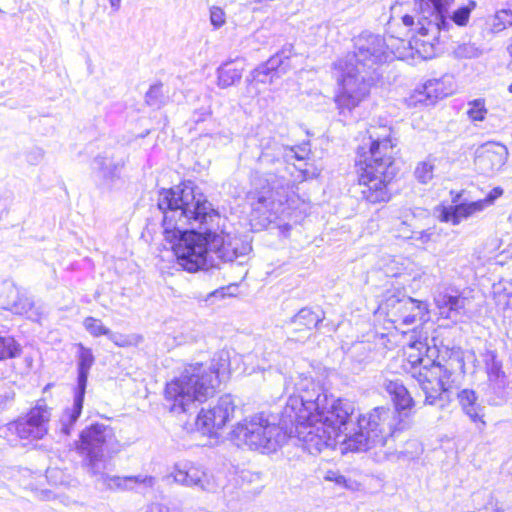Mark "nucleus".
<instances>
[{
  "instance_id": "nucleus-30",
  "label": "nucleus",
  "mask_w": 512,
  "mask_h": 512,
  "mask_svg": "<svg viewBox=\"0 0 512 512\" xmlns=\"http://www.w3.org/2000/svg\"><path fill=\"white\" fill-rule=\"evenodd\" d=\"M483 54L484 48L482 45L472 41L459 42L452 50V55L457 60L477 59Z\"/></svg>"
},
{
  "instance_id": "nucleus-36",
  "label": "nucleus",
  "mask_w": 512,
  "mask_h": 512,
  "mask_svg": "<svg viewBox=\"0 0 512 512\" xmlns=\"http://www.w3.org/2000/svg\"><path fill=\"white\" fill-rule=\"evenodd\" d=\"M489 26L493 33H499L512 26V11L509 9L497 11L490 19Z\"/></svg>"
},
{
  "instance_id": "nucleus-35",
  "label": "nucleus",
  "mask_w": 512,
  "mask_h": 512,
  "mask_svg": "<svg viewBox=\"0 0 512 512\" xmlns=\"http://www.w3.org/2000/svg\"><path fill=\"white\" fill-rule=\"evenodd\" d=\"M21 346L10 335H0V361L20 356Z\"/></svg>"
},
{
  "instance_id": "nucleus-3",
  "label": "nucleus",
  "mask_w": 512,
  "mask_h": 512,
  "mask_svg": "<svg viewBox=\"0 0 512 512\" xmlns=\"http://www.w3.org/2000/svg\"><path fill=\"white\" fill-rule=\"evenodd\" d=\"M259 148L251 178L252 206L259 211L276 214L282 205L292 200L296 182L308 178L307 170L293 163L305 157L296 148L285 146L273 138L262 139Z\"/></svg>"
},
{
  "instance_id": "nucleus-33",
  "label": "nucleus",
  "mask_w": 512,
  "mask_h": 512,
  "mask_svg": "<svg viewBox=\"0 0 512 512\" xmlns=\"http://www.w3.org/2000/svg\"><path fill=\"white\" fill-rule=\"evenodd\" d=\"M277 77L276 73H272L270 70L262 69V64L255 68L251 73V79H247L249 82L247 86V92L250 96L257 95L259 90L254 86V83H272L274 78Z\"/></svg>"
},
{
  "instance_id": "nucleus-16",
  "label": "nucleus",
  "mask_w": 512,
  "mask_h": 512,
  "mask_svg": "<svg viewBox=\"0 0 512 512\" xmlns=\"http://www.w3.org/2000/svg\"><path fill=\"white\" fill-rule=\"evenodd\" d=\"M0 308L26 315L32 320H37L40 316L32 299L22 294L15 284L9 281H4L0 285Z\"/></svg>"
},
{
  "instance_id": "nucleus-34",
  "label": "nucleus",
  "mask_w": 512,
  "mask_h": 512,
  "mask_svg": "<svg viewBox=\"0 0 512 512\" xmlns=\"http://www.w3.org/2000/svg\"><path fill=\"white\" fill-rule=\"evenodd\" d=\"M169 97L163 90L162 83H156L150 86L145 94V103L153 108L159 109L167 104Z\"/></svg>"
},
{
  "instance_id": "nucleus-1",
  "label": "nucleus",
  "mask_w": 512,
  "mask_h": 512,
  "mask_svg": "<svg viewBox=\"0 0 512 512\" xmlns=\"http://www.w3.org/2000/svg\"><path fill=\"white\" fill-rule=\"evenodd\" d=\"M302 405L298 419H309L312 411L318 416L319 425L299 426V436L304 440L310 454L320 453L325 448H334L338 442L354 452L384 447L391 437L407 427V422L389 407H375L352 421L355 412L353 402L335 399L322 392L315 383L314 390L303 399L292 398L287 413H295Z\"/></svg>"
},
{
  "instance_id": "nucleus-10",
  "label": "nucleus",
  "mask_w": 512,
  "mask_h": 512,
  "mask_svg": "<svg viewBox=\"0 0 512 512\" xmlns=\"http://www.w3.org/2000/svg\"><path fill=\"white\" fill-rule=\"evenodd\" d=\"M453 2L454 0H419L422 12H424L425 3L430 13V18L425 17L426 24L419 21L420 32L424 36H431V40L435 41L436 45L440 42L441 34L449 32L452 27L451 21L457 26H466L471 12L476 8V2L469 0L467 5L459 7L449 15V8Z\"/></svg>"
},
{
  "instance_id": "nucleus-42",
  "label": "nucleus",
  "mask_w": 512,
  "mask_h": 512,
  "mask_svg": "<svg viewBox=\"0 0 512 512\" xmlns=\"http://www.w3.org/2000/svg\"><path fill=\"white\" fill-rule=\"evenodd\" d=\"M145 512H184L182 507L176 503L162 504V503H151L149 504Z\"/></svg>"
},
{
  "instance_id": "nucleus-14",
  "label": "nucleus",
  "mask_w": 512,
  "mask_h": 512,
  "mask_svg": "<svg viewBox=\"0 0 512 512\" xmlns=\"http://www.w3.org/2000/svg\"><path fill=\"white\" fill-rule=\"evenodd\" d=\"M235 404L231 395L221 396L208 409L202 408L196 417V426L203 434H216L231 420L235 412Z\"/></svg>"
},
{
  "instance_id": "nucleus-55",
  "label": "nucleus",
  "mask_w": 512,
  "mask_h": 512,
  "mask_svg": "<svg viewBox=\"0 0 512 512\" xmlns=\"http://www.w3.org/2000/svg\"><path fill=\"white\" fill-rule=\"evenodd\" d=\"M507 51L509 55L512 57V37L509 39V44L507 46Z\"/></svg>"
},
{
  "instance_id": "nucleus-26",
  "label": "nucleus",
  "mask_w": 512,
  "mask_h": 512,
  "mask_svg": "<svg viewBox=\"0 0 512 512\" xmlns=\"http://www.w3.org/2000/svg\"><path fill=\"white\" fill-rule=\"evenodd\" d=\"M458 400L462 407L463 412L473 421L474 423H480L485 426L484 408L478 402V397L475 391L470 389H463L458 393Z\"/></svg>"
},
{
  "instance_id": "nucleus-7",
  "label": "nucleus",
  "mask_w": 512,
  "mask_h": 512,
  "mask_svg": "<svg viewBox=\"0 0 512 512\" xmlns=\"http://www.w3.org/2000/svg\"><path fill=\"white\" fill-rule=\"evenodd\" d=\"M369 157L360 162L358 170V187L362 198L369 203L387 202L390 193L388 183L396 175L393 160L394 143L391 139V128L387 126L373 127L368 130Z\"/></svg>"
},
{
  "instance_id": "nucleus-51",
  "label": "nucleus",
  "mask_w": 512,
  "mask_h": 512,
  "mask_svg": "<svg viewBox=\"0 0 512 512\" xmlns=\"http://www.w3.org/2000/svg\"><path fill=\"white\" fill-rule=\"evenodd\" d=\"M43 154H44V152L42 149L36 148L34 151H32L28 155V161L35 164L43 158Z\"/></svg>"
},
{
  "instance_id": "nucleus-21",
  "label": "nucleus",
  "mask_w": 512,
  "mask_h": 512,
  "mask_svg": "<svg viewBox=\"0 0 512 512\" xmlns=\"http://www.w3.org/2000/svg\"><path fill=\"white\" fill-rule=\"evenodd\" d=\"M87 473L94 479L95 485L100 489L130 491L127 476L110 475L107 472V461L102 463V465H94Z\"/></svg>"
},
{
  "instance_id": "nucleus-25",
  "label": "nucleus",
  "mask_w": 512,
  "mask_h": 512,
  "mask_svg": "<svg viewBox=\"0 0 512 512\" xmlns=\"http://www.w3.org/2000/svg\"><path fill=\"white\" fill-rule=\"evenodd\" d=\"M84 396V392L74 390L73 403L71 407H67L62 412V415L60 416L59 419V431L63 435H70L75 423L77 422L79 416L81 415Z\"/></svg>"
},
{
  "instance_id": "nucleus-46",
  "label": "nucleus",
  "mask_w": 512,
  "mask_h": 512,
  "mask_svg": "<svg viewBox=\"0 0 512 512\" xmlns=\"http://www.w3.org/2000/svg\"><path fill=\"white\" fill-rule=\"evenodd\" d=\"M404 262L397 261L396 258H392L390 262L386 265L384 271L387 276L391 277H399L403 274Z\"/></svg>"
},
{
  "instance_id": "nucleus-48",
  "label": "nucleus",
  "mask_w": 512,
  "mask_h": 512,
  "mask_svg": "<svg viewBox=\"0 0 512 512\" xmlns=\"http://www.w3.org/2000/svg\"><path fill=\"white\" fill-rule=\"evenodd\" d=\"M106 336L109 338V340H111L115 345L119 347H126L131 345V340L129 339L128 336L112 332L110 329L109 334H107Z\"/></svg>"
},
{
  "instance_id": "nucleus-49",
  "label": "nucleus",
  "mask_w": 512,
  "mask_h": 512,
  "mask_svg": "<svg viewBox=\"0 0 512 512\" xmlns=\"http://www.w3.org/2000/svg\"><path fill=\"white\" fill-rule=\"evenodd\" d=\"M503 194V189L500 187L493 188L482 201H485V206L492 205L496 199Z\"/></svg>"
},
{
  "instance_id": "nucleus-12",
  "label": "nucleus",
  "mask_w": 512,
  "mask_h": 512,
  "mask_svg": "<svg viewBox=\"0 0 512 512\" xmlns=\"http://www.w3.org/2000/svg\"><path fill=\"white\" fill-rule=\"evenodd\" d=\"M51 409L45 401L39 400L24 417L9 423V430L20 439L40 440L48 433Z\"/></svg>"
},
{
  "instance_id": "nucleus-9",
  "label": "nucleus",
  "mask_w": 512,
  "mask_h": 512,
  "mask_svg": "<svg viewBox=\"0 0 512 512\" xmlns=\"http://www.w3.org/2000/svg\"><path fill=\"white\" fill-rule=\"evenodd\" d=\"M412 357L409 356L415 370L412 376L425 394L424 404L444 409L451 402L452 372L430 358L416 357L412 360Z\"/></svg>"
},
{
  "instance_id": "nucleus-56",
  "label": "nucleus",
  "mask_w": 512,
  "mask_h": 512,
  "mask_svg": "<svg viewBox=\"0 0 512 512\" xmlns=\"http://www.w3.org/2000/svg\"><path fill=\"white\" fill-rule=\"evenodd\" d=\"M252 357H253V355H247L245 357V361L248 362V363H252Z\"/></svg>"
},
{
  "instance_id": "nucleus-2",
  "label": "nucleus",
  "mask_w": 512,
  "mask_h": 512,
  "mask_svg": "<svg viewBox=\"0 0 512 512\" xmlns=\"http://www.w3.org/2000/svg\"><path fill=\"white\" fill-rule=\"evenodd\" d=\"M158 208L165 211V223L168 228L183 231L187 224L206 225L209 236L210 254L215 255L217 262H232L239 256L246 255L251 246L240 238L230 234L218 233L221 216L202 193L194 187L183 184L159 193Z\"/></svg>"
},
{
  "instance_id": "nucleus-4",
  "label": "nucleus",
  "mask_w": 512,
  "mask_h": 512,
  "mask_svg": "<svg viewBox=\"0 0 512 512\" xmlns=\"http://www.w3.org/2000/svg\"><path fill=\"white\" fill-rule=\"evenodd\" d=\"M398 57L389 50L383 37L364 32L355 39V51L340 59L335 68L339 71V90L335 104L339 115L348 118L352 111L368 96L375 78L376 67Z\"/></svg>"
},
{
  "instance_id": "nucleus-58",
  "label": "nucleus",
  "mask_w": 512,
  "mask_h": 512,
  "mask_svg": "<svg viewBox=\"0 0 512 512\" xmlns=\"http://www.w3.org/2000/svg\"><path fill=\"white\" fill-rule=\"evenodd\" d=\"M285 389H286L287 391H289V389H290V388H289V384H287V385H286Z\"/></svg>"
},
{
  "instance_id": "nucleus-29",
  "label": "nucleus",
  "mask_w": 512,
  "mask_h": 512,
  "mask_svg": "<svg viewBox=\"0 0 512 512\" xmlns=\"http://www.w3.org/2000/svg\"><path fill=\"white\" fill-rule=\"evenodd\" d=\"M243 69L236 67L233 62H226L217 69V85L219 88L225 89L242 78Z\"/></svg>"
},
{
  "instance_id": "nucleus-39",
  "label": "nucleus",
  "mask_w": 512,
  "mask_h": 512,
  "mask_svg": "<svg viewBox=\"0 0 512 512\" xmlns=\"http://www.w3.org/2000/svg\"><path fill=\"white\" fill-rule=\"evenodd\" d=\"M439 236L435 227H430L426 230L414 232L410 231L409 234L403 235L406 239H413L415 241H419L422 244H427L429 242H435Z\"/></svg>"
},
{
  "instance_id": "nucleus-37",
  "label": "nucleus",
  "mask_w": 512,
  "mask_h": 512,
  "mask_svg": "<svg viewBox=\"0 0 512 512\" xmlns=\"http://www.w3.org/2000/svg\"><path fill=\"white\" fill-rule=\"evenodd\" d=\"M467 115L472 121H483L487 114L484 99H475L468 103Z\"/></svg>"
},
{
  "instance_id": "nucleus-53",
  "label": "nucleus",
  "mask_w": 512,
  "mask_h": 512,
  "mask_svg": "<svg viewBox=\"0 0 512 512\" xmlns=\"http://www.w3.org/2000/svg\"><path fill=\"white\" fill-rule=\"evenodd\" d=\"M209 114H210V113H209V111H208V110H204V111L201 113V115H200L199 117L195 118V121H196V122L202 121V120H204L207 116H209Z\"/></svg>"
},
{
  "instance_id": "nucleus-24",
  "label": "nucleus",
  "mask_w": 512,
  "mask_h": 512,
  "mask_svg": "<svg viewBox=\"0 0 512 512\" xmlns=\"http://www.w3.org/2000/svg\"><path fill=\"white\" fill-rule=\"evenodd\" d=\"M324 318L325 314L321 309L304 307L291 317L289 324L294 326L295 331H311L317 328Z\"/></svg>"
},
{
  "instance_id": "nucleus-18",
  "label": "nucleus",
  "mask_w": 512,
  "mask_h": 512,
  "mask_svg": "<svg viewBox=\"0 0 512 512\" xmlns=\"http://www.w3.org/2000/svg\"><path fill=\"white\" fill-rule=\"evenodd\" d=\"M434 303L443 319L458 321L465 313L466 298L450 287L438 289L434 295Z\"/></svg>"
},
{
  "instance_id": "nucleus-15",
  "label": "nucleus",
  "mask_w": 512,
  "mask_h": 512,
  "mask_svg": "<svg viewBox=\"0 0 512 512\" xmlns=\"http://www.w3.org/2000/svg\"><path fill=\"white\" fill-rule=\"evenodd\" d=\"M173 477L175 482L203 492L215 493L220 488V484L212 472L189 461L177 463Z\"/></svg>"
},
{
  "instance_id": "nucleus-43",
  "label": "nucleus",
  "mask_w": 512,
  "mask_h": 512,
  "mask_svg": "<svg viewBox=\"0 0 512 512\" xmlns=\"http://www.w3.org/2000/svg\"><path fill=\"white\" fill-rule=\"evenodd\" d=\"M15 399V391L12 386L3 388L0 391V412L10 408Z\"/></svg>"
},
{
  "instance_id": "nucleus-50",
  "label": "nucleus",
  "mask_w": 512,
  "mask_h": 512,
  "mask_svg": "<svg viewBox=\"0 0 512 512\" xmlns=\"http://www.w3.org/2000/svg\"><path fill=\"white\" fill-rule=\"evenodd\" d=\"M326 479L334 481L336 484L340 486L347 488L350 487V485L348 484L349 481L343 475L337 474L335 472H329L328 475L326 476Z\"/></svg>"
},
{
  "instance_id": "nucleus-20",
  "label": "nucleus",
  "mask_w": 512,
  "mask_h": 512,
  "mask_svg": "<svg viewBox=\"0 0 512 512\" xmlns=\"http://www.w3.org/2000/svg\"><path fill=\"white\" fill-rule=\"evenodd\" d=\"M381 387L393 402V411H395L400 418L404 419L408 417L415 405V402L403 382L397 378H384Z\"/></svg>"
},
{
  "instance_id": "nucleus-44",
  "label": "nucleus",
  "mask_w": 512,
  "mask_h": 512,
  "mask_svg": "<svg viewBox=\"0 0 512 512\" xmlns=\"http://www.w3.org/2000/svg\"><path fill=\"white\" fill-rule=\"evenodd\" d=\"M130 490H133L136 485H144L145 487H153L155 485V478L147 475L127 476Z\"/></svg>"
},
{
  "instance_id": "nucleus-23",
  "label": "nucleus",
  "mask_w": 512,
  "mask_h": 512,
  "mask_svg": "<svg viewBox=\"0 0 512 512\" xmlns=\"http://www.w3.org/2000/svg\"><path fill=\"white\" fill-rule=\"evenodd\" d=\"M486 208L485 201L477 200L469 203H460L449 209H444L441 213V220L452 222L454 225L459 224L463 218H468Z\"/></svg>"
},
{
  "instance_id": "nucleus-8",
  "label": "nucleus",
  "mask_w": 512,
  "mask_h": 512,
  "mask_svg": "<svg viewBox=\"0 0 512 512\" xmlns=\"http://www.w3.org/2000/svg\"><path fill=\"white\" fill-rule=\"evenodd\" d=\"M163 213V227L165 233L172 234V237H179L174 248L177 263L183 270L189 273L198 271H209L219 268V263L210 254L209 236L206 234V225L200 229L198 226L187 224L183 231L177 228H168L165 223V211Z\"/></svg>"
},
{
  "instance_id": "nucleus-40",
  "label": "nucleus",
  "mask_w": 512,
  "mask_h": 512,
  "mask_svg": "<svg viewBox=\"0 0 512 512\" xmlns=\"http://www.w3.org/2000/svg\"><path fill=\"white\" fill-rule=\"evenodd\" d=\"M291 53V46L289 49L284 48L280 53H277L270 57L268 61L262 64V69L270 70L272 73H276L278 77V68L283 64V59H288Z\"/></svg>"
},
{
  "instance_id": "nucleus-32",
  "label": "nucleus",
  "mask_w": 512,
  "mask_h": 512,
  "mask_svg": "<svg viewBox=\"0 0 512 512\" xmlns=\"http://www.w3.org/2000/svg\"><path fill=\"white\" fill-rule=\"evenodd\" d=\"M422 89L421 93L425 95L426 99L430 102L442 99L451 94V90L445 86L444 79H430L424 83Z\"/></svg>"
},
{
  "instance_id": "nucleus-52",
  "label": "nucleus",
  "mask_w": 512,
  "mask_h": 512,
  "mask_svg": "<svg viewBox=\"0 0 512 512\" xmlns=\"http://www.w3.org/2000/svg\"><path fill=\"white\" fill-rule=\"evenodd\" d=\"M110 5L114 11H118L120 8L121 0H109Z\"/></svg>"
},
{
  "instance_id": "nucleus-17",
  "label": "nucleus",
  "mask_w": 512,
  "mask_h": 512,
  "mask_svg": "<svg viewBox=\"0 0 512 512\" xmlns=\"http://www.w3.org/2000/svg\"><path fill=\"white\" fill-rule=\"evenodd\" d=\"M508 149L497 142H487L477 148L475 165L485 175H491L505 165L508 159Z\"/></svg>"
},
{
  "instance_id": "nucleus-5",
  "label": "nucleus",
  "mask_w": 512,
  "mask_h": 512,
  "mask_svg": "<svg viewBox=\"0 0 512 512\" xmlns=\"http://www.w3.org/2000/svg\"><path fill=\"white\" fill-rule=\"evenodd\" d=\"M291 380L293 381V392L282 411L280 424L271 422L263 413L238 423L232 431V439L237 446H247L249 449L261 453H271L275 452L288 437H296L301 442L303 449L308 452L304 440L299 436V426L319 425L318 416L315 411H312L309 419L301 421L302 419H298V416L302 414V405L295 409V413H287V409L292 398L303 399L305 395L310 394L314 390L315 381L312 377L304 374H299Z\"/></svg>"
},
{
  "instance_id": "nucleus-31",
  "label": "nucleus",
  "mask_w": 512,
  "mask_h": 512,
  "mask_svg": "<svg viewBox=\"0 0 512 512\" xmlns=\"http://www.w3.org/2000/svg\"><path fill=\"white\" fill-rule=\"evenodd\" d=\"M486 370L490 382L494 383L498 388L505 385V374L502 370V364L497 360L495 352H488L485 357Z\"/></svg>"
},
{
  "instance_id": "nucleus-45",
  "label": "nucleus",
  "mask_w": 512,
  "mask_h": 512,
  "mask_svg": "<svg viewBox=\"0 0 512 512\" xmlns=\"http://www.w3.org/2000/svg\"><path fill=\"white\" fill-rule=\"evenodd\" d=\"M210 22L215 29L222 27L226 23V15L224 10L217 6L211 7Z\"/></svg>"
},
{
  "instance_id": "nucleus-47",
  "label": "nucleus",
  "mask_w": 512,
  "mask_h": 512,
  "mask_svg": "<svg viewBox=\"0 0 512 512\" xmlns=\"http://www.w3.org/2000/svg\"><path fill=\"white\" fill-rule=\"evenodd\" d=\"M277 354L273 351L263 355L262 359L257 362L256 367H253L252 370H266L272 367L271 363L274 362L277 358Z\"/></svg>"
},
{
  "instance_id": "nucleus-57",
  "label": "nucleus",
  "mask_w": 512,
  "mask_h": 512,
  "mask_svg": "<svg viewBox=\"0 0 512 512\" xmlns=\"http://www.w3.org/2000/svg\"><path fill=\"white\" fill-rule=\"evenodd\" d=\"M508 91L512 93V83L508 86Z\"/></svg>"
},
{
  "instance_id": "nucleus-11",
  "label": "nucleus",
  "mask_w": 512,
  "mask_h": 512,
  "mask_svg": "<svg viewBox=\"0 0 512 512\" xmlns=\"http://www.w3.org/2000/svg\"><path fill=\"white\" fill-rule=\"evenodd\" d=\"M77 450L83 457V465L88 471L94 465L106 462L105 454L120 451V443L112 427L94 423L81 431Z\"/></svg>"
},
{
  "instance_id": "nucleus-27",
  "label": "nucleus",
  "mask_w": 512,
  "mask_h": 512,
  "mask_svg": "<svg viewBox=\"0 0 512 512\" xmlns=\"http://www.w3.org/2000/svg\"><path fill=\"white\" fill-rule=\"evenodd\" d=\"M93 363L94 356L91 349L79 344L78 377L75 390L86 393L88 374Z\"/></svg>"
},
{
  "instance_id": "nucleus-22",
  "label": "nucleus",
  "mask_w": 512,
  "mask_h": 512,
  "mask_svg": "<svg viewBox=\"0 0 512 512\" xmlns=\"http://www.w3.org/2000/svg\"><path fill=\"white\" fill-rule=\"evenodd\" d=\"M414 1H415V6H417L416 15L405 14L402 16V22L407 27L413 26L415 24L416 18H417V23L419 26H421V24L419 23V20L421 23L426 24L425 17L430 18V13L427 11V6L425 4L423 5L424 12H422V10L420 8L419 1L418 2L416 0H414ZM419 28H421V27H419ZM418 33L420 34L421 37H423V39H418L416 41V45L418 46V51L420 53H423L424 58L433 57L435 55V47H436L435 41L431 40V36L428 37V36L422 35L420 32V29H418Z\"/></svg>"
},
{
  "instance_id": "nucleus-28",
  "label": "nucleus",
  "mask_w": 512,
  "mask_h": 512,
  "mask_svg": "<svg viewBox=\"0 0 512 512\" xmlns=\"http://www.w3.org/2000/svg\"><path fill=\"white\" fill-rule=\"evenodd\" d=\"M122 166L123 163L120 160L116 161L113 156L107 154L99 155L93 161L94 169L107 181L118 178Z\"/></svg>"
},
{
  "instance_id": "nucleus-54",
  "label": "nucleus",
  "mask_w": 512,
  "mask_h": 512,
  "mask_svg": "<svg viewBox=\"0 0 512 512\" xmlns=\"http://www.w3.org/2000/svg\"><path fill=\"white\" fill-rule=\"evenodd\" d=\"M218 295H220L221 297H223V295H224V294H223V292H222L221 290H214L213 292L209 293L208 298H210V297H216V296H218Z\"/></svg>"
},
{
  "instance_id": "nucleus-13",
  "label": "nucleus",
  "mask_w": 512,
  "mask_h": 512,
  "mask_svg": "<svg viewBox=\"0 0 512 512\" xmlns=\"http://www.w3.org/2000/svg\"><path fill=\"white\" fill-rule=\"evenodd\" d=\"M380 309L386 313L389 321L406 326L416 321H423L428 314L427 305L424 302L403 295L388 296L380 305Z\"/></svg>"
},
{
  "instance_id": "nucleus-41",
  "label": "nucleus",
  "mask_w": 512,
  "mask_h": 512,
  "mask_svg": "<svg viewBox=\"0 0 512 512\" xmlns=\"http://www.w3.org/2000/svg\"><path fill=\"white\" fill-rule=\"evenodd\" d=\"M83 325L85 329L94 337H99L102 335L109 334V329L106 328L102 322L93 317L85 318Z\"/></svg>"
},
{
  "instance_id": "nucleus-19",
  "label": "nucleus",
  "mask_w": 512,
  "mask_h": 512,
  "mask_svg": "<svg viewBox=\"0 0 512 512\" xmlns=\"http://www.w3.org/2000/svg\"><path fill=\"white\" fill-rule=\"evenodd\" d=\"M381 387L393 402V411H395L400 418L404 419L408 417L415 405V402L403 382L397 378H384Z\"/></svg>"
},
{
  "instance_id": "nucleus-38",
  "label": "nucleus",
  "mask_w": 512,
  "mask_h": 512,
  "mask_svg": "<svg viewBox=\"0 0 512 512\" xmlns=\"http://www.w3.org/2000/svg\"><path fill=\"white\" fill-rule=\"evenodd\" d=\"M415 177L423 184L432 180L434 175V164L430 159L420 162L415 169Z\"/></svg>"
},
{
  "instance_id": "nucleus-6",
  "label": "nucleus",
  "mask_w": 512,
  "mask_h": 512,
  "mask_svg": "<svg viewBox=\"0 0 512 512\" xmlns=\"http://www.w3.org/2000/svg\"><path fill=\"white\" fill-rule=\"evenodd\" d=\"M230 359V351L222 349L214 353L209 365H187L179 377L166 384L164 395L169 410L175 414L188 413L198 403L213 397L220 375L229 372Z\"/></svg>"
}]
</instances>
